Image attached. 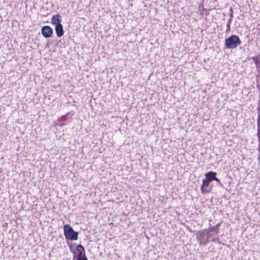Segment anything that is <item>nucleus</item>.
<instances>
[{
	"label": "nucleus",
	"instance_id": "nucleus-22",
	"mask_svg": "<svg viewBox=\"0 0 260 260\" xmlns=\"http://www.w3.org/2000/svg\"><path fill=\"white\" fill-rule=\"evenodd\" d=\"M210 241H213V242H214L215 241V239L214 238H212L211 239H209Z\"/></svg>",
	"mask_w": 260,
	"mask_h": 260
},
{
	"label": "nucleus",
	"instance_id": "nucleus-18",
	"mask_svg": "<svg viewBox=\"0 0 260 260\" xmlns=\"http://www.w3.org/2000/svg\"><path fill=\"white\" fill-rule=\"evenodd\" d=\"M230 11H231V13L230 14V18H232L233 19V9L232 8H231L230 9Z\"/></svg>",
	"mask_w": 260,
	"mask_h": 260
},
{
	"label": "nucleus",
	"instance_id": "nucleus-17",
	"mask_svg": "<svg viewBox=\"0 0 260 260\" xmlns=\"http://www.w3.org/2000/svg\"><path fill=\"white\" fill-rule=\"evenodd\" d=\"M257 113H260V100L258 102V106L257 107Z\"/></svg>",
	"mask_w": 260,
	"mask_h": 260
},
{
	"label": "nucleus",
	"instance_id": "nucleus-4",
	"mask_svg": "<svg viewBox=\"0 0 260 260\" xmlns=\"http://www.w3.org/2000/svg\"><path fill=\"white\" fill-rule=\"evenodd\" d=\"M64 235L67 240H77L78 239V232L75 231L70 224L63 225Z\"/></svg>",
	"mask_w": 260,
	"mask_h": 260
},
{
	"label": "nucleus",
	"instance_id": "nucleus-8",
	"mask_svg": "<svg viewBox=\"0 0 260 260\" xmlns=\"http://www.w3.org/2000/svg\"><path fill=\"white\" fill-rule=\"evenodd\" d=\"M216 175L217 173L216 172L213 171H209L205 174V179H206L207 180L211 182L213 180H214V179H215Z\"/></svg>",
	"mask_w": 260,
	"mask_h": 260
},
{
	"label": "nucleus",
	"instance_id": "nucleus-14",
	"mask_svg": "<svg viewBox=\"0 0 260 260\" xmlns=\"http://www.w3.org/2000/svg\"><path fill=\"white\" fill-rule=\"evenodd\" d=\"M215 181H216L217 182V185L220 187H222V184L221 182L220 181V180L216 177L215 179H214Z\"/></svg>",
	"mask_w": 260,
	"mask_h": 260
},
{
	"label": "nucleus",
	"instance_id": "nucleus-12",
	"mask_svg": "<svg viewBox=\"0 0 260 260\" xmlns=\"http://www.w3.org/2000/svg\"><path fill=\"white\" fill-rule=\"evenodd\" d=\"M68 115H69V113H68V114H66V115H64L62 116L60 118V119L58 120V121H59V122H62V121H66V120H67V116H68Z\"/></svg>",
	"mask_w": 260,
	"mask_h": 260
},
{
	"label": "nucleus",
	"instance_id": "nucleus-21",
	"mask_svg": "<svg viewBox=\"0 0 260 260\" xmlns=\"http://www.w3.org/2000/svg\"><path fill=\"white\" fill-rule=\"evenodd\" d=\"M232 18H230V19L228 20V23H229V24H231V22H232Z\"/></svg>",
	"mask_w": 260,
	"mask_h": 260
},
{
	"label": "nucleus",
	"instance_id": "nucleus-2",
	"mask_svg": "<svg viewBox=\"0 0 260 260\" xmlns=\"http://www.w3.org/2000/svg\"><path fill=\"white\" fill-rule=\"evenodd\" d=\"M241 44V41L238 36L232 35L226 38L224 41V46L228 49L237 48Z\"/></svg>",
	"mask_w": 260,
	"mask_h": 260
},
{
	"label": "nucleus",
	"instance_id": "nucleus-13",
	"mask_svg": "<svg viewBox=\"0 0 260 260\" xmlns=\"http://www.w3.org/2000/svg\"><path fill=\"white\" fill-rule=\"evenodd\" d=\"M208 14V12L207 11L206 9L203 8L201 12V15L202 16L207 15Z\"/></svg>",
	"mask_w": 260,
	"mask_h": 260
},
{
	"label": "nucleus",
	"instance_id": "nucleus-15",
	"mask_svg": "<svg viewBox=\"0 0 260 260\" xmlns=\"http://www.w3.org/2000/svg\"><path fill=\"white\" fill-rule=\"evenodd\" d=\"M257 136L259 142L258 149V150H260V131H257Z\"/></svg>",
	"mask_w": 260,
	"mask_h": 260
},
{
	"label": "nucleus",
	"instance_id": "nucleus-5",
	"mask_svg": "<svg viewBox=\"0 0 260 260\" xmlns=\"http://www.w3.org/2000/svg\"><path fill=\"white\" fill-rule=\"evenodd\" d=\"M210 182L204 179L202 180V184L201 186V190L203 194H207L211 192L213 189L212 185H210Z\"/></svg>",
	"mask_w": 260,
	"mask_h": 260
},
{
	"label": "nucleus",
	"instance_id": "nucleus-7",
	"mask_svg": "<svg viewBox=\"0 0 260 260\" xmlns=\"http://www.w3.org/2000/svg\"><path fill=\"white\" fill-rule=\"evenodd\" d=\"M55 30L56 35L58 37H61L63 35L64 31L63 26L61 23L56 24L55 25Z\"/></svg>",
	"mask_w": 260,
	"mask_h": 260
},
{
	"label": "nucleus",
	"instance_id": "nucleus-11",
	"mask_svg": "<svg viewBox=\"0 0 260 260\" xmlns=\"http://www.w3.org/2000/svg\"><path fill=\"white\" fill-rule=\"evenodd\" d=\"M257 131H260V113H257Z\"/></svg>",
	"mask_w": 260,
	"mask_h": 260
},
{
	"label": "nucleus",
	"instance_id": "nucleus-16",
	"mask_svg": "<svg viewBox=\"0 0 260 260\" xmlns=\"http://www.w3.org/2000/svg\"><path fill=\"white\" fill-rule=\"evenodd\" d=\"M231 30V24H229V23H227L226 24V31H229Z\"/></svg>",
	"mask_w": 260,
	"mask_h": 260
},
{
	"label": "nucleus",
	"instance_id": "nucleus-6",
	"mask_svg": "<svg viewBox=\"0 0 260 260\" xmlns=\"http://www.w3.org/2000/svg\"><path fill=\"white\" fill-rule=\"evenodd\" d=\"M41 33L44 38H48L52 36L53 30L50 26L45 25L41 28Z\"/></svg>",
	"mask_w": 260,
	"mask_h": 260
},
{
	"label": "nucleus",
	"instance_id": "nucleus-19",
	"mask_svg": "<svg viewBox=\"0 0 260 260\" xmlns=\"http://www.w3.org/2000/svg\"><path fill=\"white\" fill-rule=\"evenodd\" d=\"M220 225V223H217L216 225H215V226H213L212 227L211 229V231H212L214 229V228H218V226H219Z\"/></svg>",
	"mask_w": 260,
	"mask_h": 260
},
{
	"label": "nucleus",
	"instance_id": "nucleus-23",
	"mask_svg": "<svg viewBox=\"0 0 260 260\" xmlns=\"http://www.w3.org/2000/svg\"><path fill=\"white\" fill-rule=\"evenodd\" d=\"M64 124H64V123H61V124H60V126H62V125H64Z\"/></svg>",
	"mask_w": 260,
	"mask_h": 260
},
{
	"label": "nucleus",
	"instance_id": "nucleus-3",
	"mask_svg": "<svg viewBox=\"0 0 260 260\" xmlns=\"http://www.w3.org/2000/svg\"><path fill=\"white\" fill-rule=\"evenodd\" d=\"M70 249L73 254L72 260H88L86 254L84 247L82 245H78L76 247V250L72 249L71 246L69 245Z\"/></svg>",
	"mask_w": 260,
	"mask_h": 260
},
{
	"label": "nucleus",
	"instance_id": "nucleus-10",
	"mask_svg": "<svg viewBox=\"0 0 260 260\" xmlns=\"http://www.w3.org/2000/svg\"><path fill=\"white\" fill-rule=\"evenodd\" d=\"M254 63H255L257 68H258L259 64L260 63V55L254 56L252 58Z\"/></svg>",
	"mask_w": 260,
	"mask_h": 260
},
{
	"label": "nucleus",
	"instance_id": "nucleus-9",
	"mask_svg": "<svg viewBox=\"0 0 260 260\" xmlns=\"http://www.w3.org/2000/svg\"><path fill=\"white\" fill-rule=\"evenodd\" d=\"M61 16L59 14L53 15L51 18V23L52 24H58L59 23H61Z\"/></svg>",
	"mask_w": 260,
	"mask_h": 260
},
{
	"label": "nucleus",
	"instance_id": "nucleus-20",
	"mask_svg": "<svg viewBox=\"0 0 260 260\" xmlns=\"http://www.w3.org/2000/svg\"><path fill=\"white\" fill-rule=\"evenodd\" d=\"M256 87L259 90V100H260V86L259 85H256Z\"/></svg>",
	"mask_w": 260,
	"mask_h": 260
},
{
	"label": "nucleus",
	"instance_id": "nucleus-1",
	"mask_svg": "<svg viewBox=\"0 0 260 260\" xmlns=\"http://www.w3.org/2000/svg\"><path fill=\"white\" fill-rule=\"evenodd\" d=\"M211 236V234L208 229H203L197 233L196 238L200 246H205L210 242L209 239Z\"/></svg>",
	"mask_w": 260,
	"mask_h": 260
}]
</instances>
